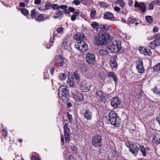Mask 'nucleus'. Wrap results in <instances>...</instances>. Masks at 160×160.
<instances>
[{
    "label": "nucleus",
    "mask_w": 160,
    "mask_h": 160,
    "mask_svg": "<svg viewBox=\"0 0 160 160\" xmlns=\"http://www.w3.org/2000/svg\"><path fill=\"white\" fill-rule=\"evenodd\" d=\"M52 3L51 2L46 3L45 7V9L47 10L49 9L50 8V7Z\"/></svg>",
    "instance_id": "46"
},
{
    "label": "nucleus",
    "mask_w": 160,
    "mask_h": 160,
    "mask_svg": "<svg viewBox=\"0 0 160 160\" xmlns=\"http://www.w3.org/2000/svg\"><path fill=\"white\" fill-rule=\"evenodd\" d=\"M152 53L150 49H146V51L143 54L145 56H151L152 55Z\"/></svg>",
    "instance_id": "36"
},
{
    "label": "nucleus",
    "mask_w": 160,
    "mask_h": 160,
    "mask_svg": "<svg viewBox=\"0 0 160 160\" xmlns=\"http://www.w3.org/2000/svg\"><path fill=\"white\" fill-rule=\"evenodd\" d=\"M58 95L60 99L65 102L69 99V92L68 87L65 85L61 86L58 89Z\"/></svg>",
    "instance_id": "3"
},
{
    "label": "nucleus",
    "mask_w": 160,
    "mask_h": 160,
    "mask_svg": "<svg viewBox=\"0 0 160 160\" xmlns=\"http://www.w3.org/2000/svg\"><path fill=\"white\" fill-rule=\"evenodd\" d=\"M91 25L92 28L96 29L98 25V23L96 22H93L91 24Z\"/></svg>",
    "instance_id": "44"
},
{
    "label": "nucleus",
    "mask_w": 160,
    "mask_h": 160,
    "mask_svg": "<svg viewBox=\"0 0 160 160\" xmlns=\"http://www.w3.org/2000/svg\"><path fill=\"white\" fill-rule=\"evenodd\" d=\"M82 3L84 5L87 6L89 3H91V2L87 1V0H81Z\"/></svg>",
    "instance_id": "38"
},
{
    "label": "nucleus",
    "mask_w": 160,
    "mask_h": 160,
    "mask_svg": "<svg viewBox=\"0 0 160 160\" xmlns=\"http://www.w3.org/2000/svg\"><path fill=\"white\" fill-rule=\"evenodd\" d=\"M64 129V135L65 139L66 142H68L69 141L70 139V128L68 126V123H65L63 127Z\"/></svg>",
    "instance_id": "10"
},
{
    "label": "nucleus",
    "mask_w": 160,
    "mask_h": 160,
    "mask_svg": "<svg viewBox=\"0 0 160 160\" xmlns=\"http://www.w3.org/2000/svg\"><path fill=\"white\" fill-rule=\"evenodd\" d=\"M96 95L99 98L100 101L101 102H105V98L103 96V93L101 91H97Z\"/></svg>",
    "instance_id": "17"
},
{
    "label": "nucleus",
    "mask_w": 160,
    "mask_h": 160,
    "mask_svg": "<svg viewBox=\"0 0 160 160\" xmlns=\"http://www.w3.org/2000/svg\"><path fill=\"white\" fill-rule=\"evenodd\" d=\"M67 74L63 72L59 73L58 75V78L59 80L62 81H65L67 77Z\"/></svg>",
    "instance_id": "23"
},
{
    "label": "nucleus",
    "mask_w": 160,
    "mask_h": 160,
    "mask_svg": "<svg viewBox=\"0 0 160 160\" xmlns=\"http://www.w3.org/2000/svg\"><path fill=\"white\" fill-rule=\"evenodd\" d=\"M55 62L57 66L62 67L64 64V59L61 55L56 56L55 57Z\"/></svg>",
    "instance_id": "15"
},
{
    "label": "nucleus",
    "mask_w": 160,
    "mask_h": 160,
    "mask_svg": "<svg viewBox=\"0 0 160 160\" xmlns=\"http://www.w3.org/2000/svg\"><path fill=\"white\" fill-rule=\"evenodd\" d=\"M76 10V11L74 12L73 14L72 15H74L76 17L78 15L79 13V12L78 10Z\"/></svg>",
    "instance_id": "56"
},
{
    "label": "nucleus",
    "mask_w": 160,
    "mask_h": 160,
    "mask_svg": "<svg viewBox=\"0 0 160 160\" xmlns=\"http://www.w3.org/2000/svg\"><path fill=\"white\" fill-rule=\"evenodd\" d=\"M77 6L80 4V1L79 0H74L73 2Z\"/></svg>",
    "instance_id": "52"
},
{
    "label": "nucleus",
    "mask_w": 160,
    "mask_h": 160,
    "mask_svg": "<svg viewBox=\"0 0 160 160\" xmlns=\"http://www.w3.org/2000/svg\"><path fill=\"white\" fill-rule=\"evenodd\" d=\"M92 145L95 147L100 148L102 144V138L101 135H96L92 139Z\"/></svg>",
    "instance_id": "6"
},
{
    "label": "nucleus",
    "mask_w": 160,
    "mask_h": 160,
    "mask_svg": "<svg viewBox=\"0 0 160 160\" xmlns=\"http://www.w3.org/2000/svg\"><path fill=\"white\" fill-rule=\"evenodd\" d=\"M71 149L74 152H75L76 151V147L75 146H72Z\"/></svg>",
    "instance_id": "62"
},
{
    "label": "nucleus",
    "mask_w": 160,
    "mask_h": 160,
    "mask_svg": "<svg viewBox=\"0 0 160 160\" xmlns=\"http://www.w3.org/2000/svg\"><path fill=\"white\" fill-rule=\"evenodd\" d=\"M68 119L70 123L72 122V115L69 114V113H68Z\"/></svg>",
    "instance_id": "53"
},
{
    "label": "nucleus",
    "mask_w": 160,
    "mask_h": 160,
    "mask_svg": "<svg viewBox=\"0 0 160 160\" xmlns=\"http://www.w3.org/2000/svg\"><path fill=\"white\" fill-rule=\"evenodd\" d=\"M139 8L140 9L142 12L145 13L146 12V8L144 2H141V5L140 8Z\"/></svg>",
    "instance_id": "30"
},
{
    "label": "nucleus",
    "mask_w": 160,
    "mask_h": 160,
    "mask_svg": "<svg viewBox=\"0 0 160 160\" xmlns=\"http://www.w3.org/2000/svg\"><path fill=\"white\" fill-rule=\"evenodd\" d=\"M31 17L32 19L34 18L35 20L39 22H42L48 19L49 18V15H45L44 14H38L36 12L35 9H33L31 11Z\"/></svg>",
    "instance_id": "4"
},
{
    "label": "nucleus",
    "mask_w": 160,
    "mask_h": 160,
    "mask_svg": "<svg viewBox=\"0 0 160 160\" xmlns=\"http://www.w3.org/2000/svg\"><path fill=\"white\" fill-rule=\"evenodd\" d=\"M74 78L71 77L70 78L69 77H68V82L69 83L70 87L73 88H75L76 84L74 83L73 81Z\"/></svg>",
    "instance_id": "25"
},
{
    "label": "nucleus",
    "mask_w": 160,
    "mask_h": 160,
    "mask_svg": "<svg viewBox=\"0 0 160 160\" xmlns=\"http://www.w3.org/2000/svg\"><path fill=\"white\" fill-rule=\"evenodd\" d=\"M152 91L154 93H156L158 95H159V93L158 92H160V91L158 90L156 87H155L153 89H152Z\"/></svg>",
    "instance_id": "50"
},
{
    "label": "nucleus",
    "mask_w": 160,
    "mask_h": 160,
    "mask_svg": "<svg viewBox=\"0 0 160 160\" xmlns=\"http://www.w3.org/2000/svg\"><path fill=\"white\" fill-rule=\"evenodd\" d=\"M52 8L53 10H58L59 9V6L57 4H53L52 6Z\"/></svg>",
    "instance_id": "40"
},
{
    "label": "nucleus",
    "mask_w": 160,
    "mask_h": 160,
    "mask_svg": "<svg viewBox=\"0 0 160 160\" xmlns=\"http://www.w3.org/2000/svg\"><path fill=\"white\" fill-rule=\"evenodd\" d=\"M91 86V85L88 83H87L83 86L82 87V90L83 92H88L90 91Z\"/></svg>",
    "instance_id": "22"
},
{
    "label": "nucleus",
    "mask_w": 160,
    "mask_h": 160,
    "mask_svg": "<svg viewBox=\"0 0 160 160\" xmlns=\"http://www.w3.org/2000/svg\"><path fill=\"white\" fill-rule=\"evenodd\" d=\"M155 42H156L158 46H160V40L155 39Z\"/></svg>",
    "instance_id": "60"
},
{
    "label": "nucleus",
    "mask_w": 160,
    "mask_h": 160,
    "mask_svg": "<svg viewBox=\"0 0 160 160\" xmlns=\"http://www.w3.org/2000/svg\"><path fill=\"white\" fill-rule=\"evenodd\" d=\"M111 37L110 38V42H108V44H107L108 45L107 47L108 49L110 51L111 53L122 52L123 50H122V48L121 46V42L119 41H116V45H115L111 41Z\"/></svg>",
    "instance_id": "2"
},
{
    "label": "nucleus",
    "mask_w": 160,
    "mask_h": 160,
    "mask_svg": "<svg viewBox=\"0 0 160 160\" xmlns=\"http://www.w3.org/2000/svg\"><path fill=\"white\" fill-rule=\"evenodd\" d=\"M73 76L77 81H80V78L78 72L76 71L73 73Z\"/></svg>",
    "instance_id": "34"
},
{
    "label": "nucleus",
    "mask_w": 160,
    "mask_h": 160,
    "mask_svg": "<svg viewBox=\"0 0 160 160\" xmlns=\"http://www.w3.org/2000/svg\"><path fill=\"white\" fill-rule=\"evenodd\" d=\"M136 21V20L135 18H128V22L130 23H133Z\"/></svg>",
    "instance_id": "41"
},
{
    "label": "nucleus",
    "mask_w": 160,
    "mask_h": 160,
    "mask_svg": "<svg viewBox=\"0 0 160 160\" xmlns=\"http://www.w3.org/2000/svg\"><path fill=\"white\" fill-rule=\"evenodd\" d=\"M121 103V101L118 97H115L112 99L111 102V105L114 108H116L120 105Z\"/></svg>",
    "instance_id": "13"
},
{
    "label": "nucleus",
    "mask_w": 160,
    "mask_h": 160,
    "mask_svg": "<svg viewBox=\"0 0 160 160\" xmlns=\"http://www.w3.org/2000/svg\"><path fill=\"white\" fill-rule=\"evenodd\" d=\"M115 11L117 12H119L120 11V8L118 7H115L114 8Z\"/></svg>",
    "instance_id": "63"
},
{
    "label": "nucleus",
    "mask_w": 160,
    "mask_h": 160,
    "mask_svg": "<svg viewBox=\"0 0 160 160\" xmlns=\"http://www.w3.org/2000/svg\"><path fill=\"white\" fill-rule=\"evenodd\" d=\"M69 12H74L75 11V8L72 7L69 8Z\"/></svg>",
    "instance_id": "61"
},
{
    "label": "nucleus",
    "mask_w": 160,
    "mask_h": 160,
    "mask_svg": "<svg viewBox=\"0 0 160 160\" xmlns=\"http://www.w3.org/2000/svg\"><path fill=\"white\" fill-rule=\"evenodd\" d=\"M103 18L105 19L111 21H114L115 20V19H114V16L113 14L109 12H107L105 13L103 16Z\"/></svg>",
    "instance_id": "16"
},
{
    "label": "nucleus",
    "mask_w": 160,
    "mask_h": 160,
    "mask_svg": "<svg viewBox=\"0 0 160 160\" xmlns=\"http://www.w3.org/2000/svg\"><path fill=\"white\" fill-rule=\"evenodd\" d=\"M152 142L156 144L159 143L160 142L158 137L154 135L153 137Z\"/></svg>",
    "instance_id": "32"
},
{
    "label": "nucleus",
    "mask_w": 160,
    "mask_h": 160,
    "mask_svg": "<svg viewBox=\"0 0 160 160\" xmlns=\"http://www.w3.org/2000/svg\"><path fill=\"white\" fill-rule=\"evenodd\" d=\"M84 35L83 33H82L81 34H80V35L79 34L78 35H76L74 36V38L75 39L77 40L78 41L79 40H84Z\"/></svg>",
    "instance_id": "26"
},
{
    "label": "nucleus",
    "mask_w": 160,
    "mask_h": 160,
    "mask_svg": "<svg viewBox=\"0 0 160 160\" xmlns=\"http://www.w3.org/2000/svg\"><path fill=\"white\" fill-rule=\"evenodd\" d=\"M125 144L129 149L130 151L133 155L136 156L138 155L139 148L135 144H133L132 142H125Z\"/></svg>",
    "instance_id": "5"
},
{
    "label": "nucleus",
    "mask_w": 160,
    "mask_h": 160,
    "mask_svg": "<svg viewBox=\"0 0 160 160\" xmlns=\"http://www.w3.org/2000/svg\"><path fill=\"white\" fill-rule=\"evenodd\" d=\"M157 46H158L156 42H155V40L149 44V47L152 49L156 48Z\"/></svg>",
    "instance_id": "29"
},
{
    "label": "nucleus",
    "mask_w": 160,
    "mask_h": 160,
    "mask_svg": "<svg viewBox=\"0 0 160 160\" xmlns=\"http://www.w3.org/2000/svg\"><path fill=\"white\" fill-rule=\"evenodd\" d=\"M153 72H158L160 71V63L154 66L151 68Z\"/></svg>",
    "instance_id": "27"
},
{
    "label": "nucleus",
    "mask_w": 160,
    "mask_h": 160,
    "mask_svg": "<svg viewBox=\"0 0 160 160\" xmlns=\"http://www.w3.org/2000/svg\"><path fill=\"white\" fill-rule=\"evenodd\" d=\"M120 119L119 117L117 115L112 119L108 121V123L115 127H118L119 125Z\"/></svg>",
    "instance_id": "12"
},
{
    "label": "nucleus",
    "mask_w": 160,
    "mask_h": 160,
    "mask_svg": "<svg viewBox=\"0 0 160 160\" xmlns=\"http://www.w3.org/2000/svg\"><path fill=\"white\" fill-rule=\"evenodd\" d=\"M64 13V12H62L60 10H57L56 14L57 15H58L60 17H62Z\"/></svg>",
    "instance_id": "39"
},
{
    "label": "nucleus",
    "mask_w": 160,
    "mask_h": 160,
    "mask_svg": "<svg viewBox=\"0 0 160 160\" xmlns=\"http://www.w3.org/2000/svg\"><path fill=\"white\" fill-rule=\"evenodd\" d=\"M86 62L89 64H94L96 62L95 55L93 53H87L86 56Z\"/></svg>",
    "instance_id": "9"
},
{
    "label": "nucleus",
    "mask_w": 160,
    "mask_h": 160,
    "mask_svg": "<svg viewBox=\"0 0 160 160\" xmlns=\"http://www.w3.org/2000/svg\"><path fill=\"white\" fill-rule=\"evenodd\" d=\"M155 39L160 40V33H158L154 37Z\"/></svg>",
    "instance_id": "54"
},
{
    "label": "nucleus",
    "mask_w": 160,
    "mask_h": 160,
    "mask_svg": "<svg viewBox=\"0 0 160 160\" xmlns=\"http://www.w3.org/2000/svg\"><path fill=\"white\" fill-rule=\"evenodd\" d=\"M78 68L83 72H85L86 71V68L84 64H81L79 65Z\"/></svg>",
    "instance_id": "33"
},
{
    "label": "nucleus",
    "mask_w": 160,
    "mask_h": 160,
    "mask_svg": "<svg viewBox=\"0 0 160 160\" xmlns=\"http://www.w3.org/2000/svg\"><path fill=\"white\" fill-rule=\"evenodd\" d=\"M68 8V6L67 5H61L60 6H59V8H61V9H63V10L65 8Z\"/></svg>",
    "instance_id": "58"
},
{
    "label": "nucleus",
    "mask_w": 160,
    "mask_h": 160,
    "mask_svg": "<svg viewBox=\"0 0 160 160\" xmlns=\"http://www.w3.org/2000/svg\"><path fill=\"white\" fill-rule=\"evenodd\" d=\"M67 39L66 38H65L63 39L62 43V48H63V47H64V48H65V47L67 46Z\"/></svg>",
    "instance_id": "43"
},
{
    "label": "nucleus",
    "mask_w": 160,
    "mask_h": 160,
    "mask_svg": "<svg viewBox=\"0 0 160 160\" xmlns=\"http://www.w3.org/2000/svg\"><path fill=\"white\" fill-rule=\"evenodd\" d=\"M111 36L108 33H104L101 36H97L95 38L96 44L97 45H106L110 42Z\"/></svg>",
    "instance_id": "1"
},
{
    "label": "nucleus",
    "mask_w": 160,
    "mask_h": 160,
    "mask_svg": "<svg viewBox=\"0 0 160 160\" xmlns=\"http://www.w3.org/2000/svg\"><path fill=\"white\" fill-rule=\"evenodd\" d=\"M139 150H140L141 152L142 153V155L144 156H146V149L143 146L140 145L139 147Z\"/></svg>",
    "instance_id": "28"
},
{
    "label": "nucleus",
    "mask_w": 160,
    "mask_h": 160,
    "mask_svg": "<svg viewBox=\"0 0 160 160\" xmlns=\"http://www.w3.org/2000/svg\"><path fill=\"white\" fill-rule=\"evenodd\" d=\"M55 70V68L54 67H52L50 69V73L51 75L53 76L54 75V72Z\"/></svg>",
    "instance_id": "47"
},
{
    "label": "nucleus",
    "mask_w": 160,
    "mask_h": 160,
    "mask_svg": "<svg viewBox=\"0 0 160 160\" xmlns=\"http://www.w3.org/2000/svg\"><path fill=\"white\" fill-rule=\"evenodd\" d=\"M63 29L62 27H59L57 28V32L58 33H62Z\"/></svg>",
    "instance_id": "48"
},
{
    "label": "nucleus",
    "mask_w": 160,
    "mask_h": 160,
    "mask_svg": "<svg viewBox=\"0 0 160 160\" xmlns=\"http://www.w3.org/2000/svg\"><path fill=\"white\" fill-rule=\"evenodd\" d=\"M141 5V3L140 4H139L138 1H136L135 2L134 4V6L136 8H140Z\"/></svg>",
    "instance_id": "51"
},
{
    "label": "nucleus",
    "mask_w": 160,
    "mask_h": 160,
    "mask_svg": "<svg viewBox=\"0 0 160 160\" xmlns=\"http://www.w3.org/2000/svg\"><path fill=\"white\" fill-rule=\"evenodd\" d=\"M20 11L25 16H27L29 14L28 11L26 8H20Z\"/></svg>",
    "instance_id": "35"
},
{
    "label": "nucleus",
    "mask_w": 160,
    "mask_h": 160,
    "mask_svg": "<svg viewBox=\"0 0 160 160\" xmlns=\"http://www.w3.org/2000/svg\"><path fill=\"white\" fill-rule=\"evenodd\" d=\"M32 160H40V159L37 156H33L32 158Z\"/></svg>",
    "instance_id": "55"
},
{
    "label": "nucleus",
    "mask_w": 160,
    "mask_h": 160,
    "mask_svg": "<svg viewBox=\"0 0 160 160\" xmlns=\"http://www.w3.org/2000/svg\"><path fill=\"white\" fill-rule=\"evenodd\" d=\"M108 77L110 79H113V80L115 82V83H117L118 78L115 75V74L113 72H109L108 73Z\"/></svg>",
    "instance_id": "18"
},
{
    "label": "nucleus",
    "mask_w": 160,
    "mask_h": 160,
    "mask_svg": "<svg viewBox=\"0 0 160 160\" xmlns=\"http://www.w3.org/2000/svg\"><path fill=\"white\" fill-rule=\"evenodd\" d=\"M136 69L138 72L139 73H142L144 71L143 66V62L142 61H138L136 62Z\"/></svg>",
    "instance_id": "11"
},
{
    "label": "nucleus",
    "mask_w": 160,
    "mask_h": 160,
    "mask_svg": "<svg viewBox=\"0 0 160 160\" xmlns=\"http://www.w3.org/2000/svg\"><path fill=\"white\" fill-rule=\"evenodd\" d=\"M75 47L82 52H85L88 49V45L82 40L78 41L77 44L75 45Z\"/></svg>",
    "instance_id": "8"
},
{
    "label": "nucleus",
    "mask_w": 160,
    "mask_h": 160,
    "mask_svg": "<svg viewBox=\"0 0 160 160\" xmlns=\"http://www.w3.org/2000/svg\"><path fill=\"white\" fill-rule=\"evenodd\" d=\"M146 48H145L143 47H140L139 48V51L141 53L144 54L145 53V51H146Z\"/></svg>",
    "instance_id": "45"
},
{
    "label": "nucleus",
    "mask_w": 160,
    "mask_h": 160,
    "mask_svg": "<svg viewBox=\"0 0 160 160\" xmlns=\"http://www.w3.org/2000/svg\"><path fill=\"white\" fill-rule=\"evenodd\" d=\"M98 54L102 57H105L108 54V51L107 49H101L99 50Z\"/></svg>",
    "instance_id": "24"
},
{
    "label": "nucleus",
    "mask_w": 160,
    "mask_h": 160,
    "mask_svg": "<svg viewBox=\"0 0 160 160\" xmlns=\"http://www.w3.org/2000/svg\"><path fill=\"white\" fill-rule=\"evenodd\" d=\"M159 29V28H158L157 27L154 26L153 27V31L154 32H156L158 31Z\"/></svg>",
    "instance_id": "57"
},
{
    "label": "nucleus",
    "mask_w": 160,
    "mask_h": 160,
    "mask_svg": "<svg viewBox=\"0 0 160 160\" xmlns=\"http://www.w3.org/2000/svg\"><path fill=\"white\" fill-rule=\"evenodd\" d=\"M109 26L106 24L102 25L97 28L98 30L100 32H105L108 29Z\"/></svg>",
    "instance_id": "20"
},
{
    "label": "nucleus",
    "mask_w": 160,
    "mask_h": 160,
    "mask_svg": "<svg viewBox=\"0 0 160 160\" xmlns=\"http://www.w3.org/2000/svg\"><path fill=\"white\" fill-rule=\"evenodd\" d=\"M61 141L62 145H63L64 143V136L63 135H61Z\"/></svg>",
    "instance_id": "59"
},
{
    "label": "nucleus",
    "mask_w": 160,
    "mask_h": 160,
    "mask_svg": "<svg viewBox=\"0 0 160 160\" xmlns=\"http://www.w3.org/2000/svg\"><path fill=\"white\" fill-rule=\"evenodd\" d=\"M116 3L118 4L119 6L122 8L124 7L125 5V2L123 0H117Z\"/></svg>",
    "instance_id": "31"
},
{
    "label": "nucleus",
    "mask_w": 160,
    "mask_h": 160,
    "mask_svg": "<svg viewBox=\"0 0 160 160\" xmlns=\"http://www.w3.org/2000/svg\"><path fill=\"white\" fill-rule=\"evenodd\" d=\"M84 115V118L88 120H91L92 118V112L89 110H87L85 112Z\"/></svg>",
    "instance_id": "19"
},
{
    "label": "nucleus",
    "mask_w": 160,
    "mask_h": 160,
    "mask_svg": "<svg viewBox=\"0 0 160 160\" xmlns=\"http://www.w3.org/2000/svg\"><path fill=\"white\" fill-rule=\"evenodd\" d=\"M117 56H114L111 58L109 61L110 66L113 70H116L117 68L118 65L116 61V58Z\"/></svg>",
    "instance_id": "14"
},
{
    "label": "nucleus",
    "mask_w": 160,
    "mask_h": 160,
    "mask_svg": "<svg viewBox=\"0 0 160 160\" xmlns=\"http://www.w3.org/2000/svg\"><path fill=\"white\" fill-rule=\"evenodd\" d=\"M117 115V114L115 111H111L106 116V118L109 121L112 119Z\"/></svg>",
    "instance_id": "21"
},
{
    "label": "nucleus",
    "mask_w": 160,
    "mask_h": 160,
    "mask_svg": "<svg viewBox=\"0 0 160 160\" xmlns=\"http://www.w3.org/2000/svg\"><path fill=\"white\" fill-rule=\"evenodd\" d=\"M146 21L148 23H151L152 22V18L151 16H148L145 17Z\"/></svg>",
    "instance_id": "37"
},
{
    "label": "nucleus",
    "mask_w": 160,
    "mask_h": 160,
    "mask_svg": "<svg viewBox=\"0 0 160 160\" xmlns=\"http://www.w3.org/2000/svg\"><path fill=\"white\" fill-rule=\"evenodd\" d=\"M96 11L95 10H92L91 11V13H90V16L92 18H94L95 17L96 14Z\"/></svg>",
    "instance_id": "42"
},
{
    "label": "nucleus",
    "mask_w": 160,
    "mask_h": 160,
    "mask_svg": "<svg viewBox=\"0 0 160 160\" xmlns=\"http://www.w3.org/2000/svg\"><path fill=\"white\" fill-rule=\"evenodd\" d=\"M153 5L151 4L150 3L149 5L148 9L150 10H152L154 9V7Z\"/></svg>",
    "instance_id": "64"
},
{
    "label": "nucleus",
    "mask_w": 160,
    "mask_h": 160,
    "mask_svg": "<svg viewBox=\"0 0 160 160\" xmlns=\"http://www.w3.org/2000/svg\"><path fill=\"white\" fill-rule=\"evenodd\" d=\"M100 6L101 7L103 8H107V6H106L105 2H99Z\"/></svg>",
    "instance_id": "49"
},
{
    "label": "nucleus",
    "mask_w": 160,
    "mask_h": 160,
    "mask_svg": "<svg viewBox=\"0 0 160 160\" xmlns=\"http://www.w3.org/2000/svg\"><path fill=\"white\" fill-rule=\"evenodd\" d=\"M73 97L77 102H80L83 99V96L80 92L78 91L76 88H73L71 90Z\"/></svg>",
    "instance_id": "7"
}]
</instances>
